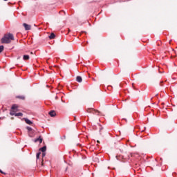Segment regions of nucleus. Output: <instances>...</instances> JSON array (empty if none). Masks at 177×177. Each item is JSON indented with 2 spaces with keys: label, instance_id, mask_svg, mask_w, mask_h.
Instances as JSON below:
<instances>
[{
  "label": "nucleus",
  "instance_id": "obj_1",
  "mask_svg": "<svg viewBox=\"0 0 177 177\" xmlns=\"http://www.w3.org/2000/svg\"><path fill=\"white\" fill-rule=\"evenodd\" d=\"M12 41H15L13 34L7 33L4 35L3 37L1 39V44H10Z\"/></svg>",
  "mask_w": 177,
  "mask_h": 177
},
{
  "label": "nucleus",
  "instance_id": "obj_2",
  "mask_svg": "<svg viewBox=\"0 0 177 177\" xmlns=\"http://www.w3.org/2000/svg\"><path fill=\"white\" fill-rule=\"evenodd\" d=\"M87 113H91L92 114H95L97 113V115H102V112L99 111L98 110H95L93 108H88L86 109Z\"/></svg>",
  "mask_w": 177,
  "mask_h": 177
},
{
  "label": "nucleus",
  "instance_id": "obj_3",
  "mask_svg": "<svg viewBox=\"0 0 177 177\" xmlns=\"http://www.w3.org/2000/svg\"><path fill=\"white\" fill-rule=\"evenodd\" d=\"M18 111H17V106L16 105H13L11 107V111L10 112V115H16V112Z\"/></svg>",
  "mask_w": 177,
  "mask_h": 177
},
{
  "label": "nucleus",
  "instance_id": "obj_4",
  "mask_svg": "<svg viewBox=\"0 0 177 177\" xmlns=\"http://www.w3.org/2000/svg\"><path fill=\"white\" fill-rule=\"evenodd\" d=\"M23 26L26 31H28V30H31V26L27 24H24Z\"/></svg>",
  "mask_w": 177,
  "mask_h": 177
},
{
  "label": "nucleus",
  "instance_id": "obj_5",
  "mask_svg": "<svg viewBox=\"0 0 177 177\" xmlns=\"http://www.w3.org/2000/svg\"><path fill=\"white\" fill-rule=\"evenodd\" d=\"M49 115H50V117H55L56 116V112L55 111H50L48 113Z\"/></svg>",
  "mask_w": 177,
  "mask_h": 177
},
{
  "label": "nucleus",
  "instance_id": "obj_6",
  "mask_svg": "<svg viewBox=\"0 0 177 177\" xmlns=\"http://www.w3.org/2000/svg\"><path fill=\"white\" fill-rule=\"evenodd\" d=\"M25 122L28 124V125H31L32 124V122H31L30 120L25 118Z\"/></svg>",
  "mask_w": 177,
  "mask_h": 177
},
{
  "label": "nucleus",
  "instance_id": "obj_7",
  "mask_svg": "<svg viewBox=\"0 0 177 177\" xmlns=\"http://www.w3.org/2000/svg\"><path fill=\"white\" fill-rule=\"evenodd\" d=\"M76 81L77 82H82V77L81 76H77Z\"/></svg>",
  "mask_w": 177,
  "mask_h": 177
},
{
  "label": "nucleus",
  "instance_id": "obj_8",
  "mask_svg": "<svg viewBox=\"0 0 177 177\" xmlns=\"http://www.w3.org/2000/svg\"><path fill=\"white\" fill-rule=\"evenodd\" d=\"M42 138H41V137H39V138H37L35 140V143H37V142H39V143H42Z\"/></svg>",
  "mask_w": 177,
  "mask_h": 177
},
{
  "label": "nucleus",
  "instance_id": "obj_9",
  "mask_svg": "<svg viewBox=\"0 0 177 177\" xmlns=\"http://www.w3.org/2000/svg\"><path fill=\"white\" fill-rule=\"evenodd\" d=\"M24 60H30V55H25L23 57Z\"/></svg>",
  "mask_w": 177,
  "mask_h": 177
},
{
  "label": "nucleus",
  "instance_id": "obj_10",
  "mask_svg": "<svg viewBox=\"0 0 177 177\" xmlns=\"http://www.w3.org/2000/svg\"><path fill=\"white\" fill-rule=\"evenodd\" d=\"M55 37H56V36L55 35V33H51V34L50 35V36L48 37V38H49L50 39H55Z\"/></svg>",
  "mask_w": 177,
  "mask_h": 177
},
{
  "label": "nucleus",
  "instance_id": "obj_11",
  "mask_svg": "<svg viewBox=\"0 0 177 177\" xmlns=\"http://www.w3.org/2000/svg\"><path fill=\"white\" fill-rule=\"evenodd\" d=\"M40 151H42V153H45V151H46V146L41 147Z\"/></svg>",
  "mask_w": 177,
  "mask_h": 177
},
{
  "label": "nucleus",
  "instance_id": "obj_12",
  "mask_svg": "<svg viewBox=\"0 0 177 177\" xmlns=\"http://www.w3.org/2000/svg\"><path fill=\"white\" fill-rule=\"evenodd\" d=\"M15 117H23V113H15Z\"/></svg>",
  "mask_w": 177,
  "mask_h": 177
},
{
  "label": "nucleus",
  "instance_id": "obj_13",
  "mask_svg": "<svg viewBox=\"0 0 177 177\" xmlns=\"http://www.w3.org/2000/svg\"><path fill=\"white\" fill-rule=\"evenodd\" d=\"M18 99H21V100H24L26 99V97L24 95L18 96Z\"/></svg>",
  "mask_w": 177,
  "mask_h": 177
},
{
  "label": "nucleus",
  "instance_id": "obj_14",
  "mask_svg": "<svg viewBox=\"0 0 177 177\" xmlns=\"http://www.w3.org/2000/svg\"><path fill=\"white\" fill-rule=\"evenodd\" d=\"M39 156H41V152H39L36 155V158L38 160L39 158Z\"/></svg>",
  "mask_w": 177,
  "mask_h": 177
},
{
  "label": "nucleus",
  "instance_id": "obj_15",
  "mask_svg": "<svg viewBox=\"0 0 177 177\" xmlns=\"http://www.w3.org/2000/svg\"><path fill=\"white\" fill-rule=\"evenodd\" d=\"M1 52H3V46H0V53H1Z\"/></svg>",
  "mask_w": 177,
  "mask_h": 177
},
{
  "label": "nucleus",
  "instance_id": "obj_16",
  "mask_svg": "<svg viewBox=\"0 0 177 177\" xmlns=\"http://www.w3.org/2000/svg\"><path fill=\"white\" fill-rule=\"evenodd\" d=\"M27 129L29 132H31L32 131V128L30 127H27Z\"/></svg>",
  "mask_w": 177,
  "mask_h": 177
},
{
  "label": "nucleus",
  "instance_id": "obj_17",
  "mask_svg": "<svg viewBox=\"0 0 177 177\" xmlns=\"http://www.w3.org/2000/svg\"><path fill=\"white\" fill-rule=\"evenodd\" d=\"M0 173H1V174H3V175H6V173L2 171V170H1V169H0Z\"/></svg>",
  "mask_w": 177,
  "mask_h": 177
},
{
  "label": "nucleus",
  "instance_id": "obj_18",
  "mask_svg": "<svg viewBox=\"0 0 177 177\" xmlns=\"http://www.w3.org/2000/svg\"><path fill=\"white\" fill-rule=\"evenodd\" d=\"M131 157H135V153H131Z\"/></svg>",
  "mask_w": 177,
  "mask_h": 177
},
{
  "label": "nucleus",
  "instance_id": "obj_19",
  "mask_svg": "<svg viewBox=\"0 0 177 177\" xmlns=\"http://www.w3.org/2000/svg\"><path fill=\"white\" fill-rule=\"evenodd\" d=\"M45 156V153H42V157H44Z\"/></svg>",
  "mask_w": 177,
  "mask_h": 177
},
{
  "label": "nucleus",
  "instance_id": "obj_20",
  "mask_svg": "<svg viewBox=\"0 0 177 177\" xmlns=\"http://www.w3.org/2000/svg\"><path fill=\"white\" fill-rule=\"evenodd\" d=\"M97 143H100V141H99V140H97Z\"/></svg>",
  "mask_w": 177,
  "mask_h": 177
},
{
  "label": "nucleus",
  "instance_id": "obj_21",
  "mask_svg": "<svg viewBox=\"0 0 177 177\" xmlns=\"http://www.w3.org/2000/svg\"><path fill=\"white\" fill-rule=\"evenodd\" d=\"M31 55H33L34 53H32V52L30 53Z\"/></svg>",
  "mask_w": 177,
  "mask_h": 177
},
{
  "label": "nucleus",
  "instance_id": "obj_22",
  "mask_svg": "<svg viewBox=\"0 0 177 177\" xmlns=\"http://www.w3.org/2000/svg\"><path fill=\"white\" fill-rule=\"evenodd\" d=\"M11 120H14V118H11Z\"/></svg>",
  "mask_w": 177,
  "mask_h": 177
},
{
  "label": "nucleus",
  "instance_id": "obj_23",
  "mask_svg": "<svg viewBox=\"0 0 177 177\" xmlns=\"http://www.w3.org/2000/svg\"><path fill=\"white\" fill-rule=\"evenodd\" d=\"M68 32H70V29H68Z\"/></svg>",
  "mask_w": 177,
  "mask_h": 177
},
{
  "label": "nucleus",
  "instance_id": "obj_24",
  "mask_svg": "<svg viewBox=\"0 0 177 177\" xmlns=\"http://www.w3.org/2000/svg\"><path fill=\"white\" fill-rule=\"evenodd\" d=\"M4 1H8V0H4Z\"/></svg>",
  "mask_w": 177,
  "mask_h": 177
}]
</instances>
